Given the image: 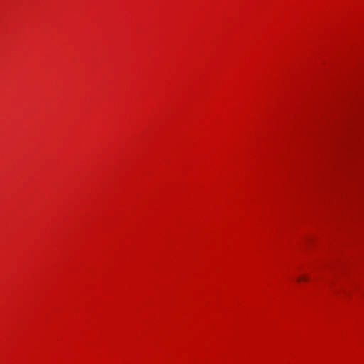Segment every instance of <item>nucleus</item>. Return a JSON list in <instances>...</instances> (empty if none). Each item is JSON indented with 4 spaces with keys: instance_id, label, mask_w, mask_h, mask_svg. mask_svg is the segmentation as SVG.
<instances>
[{
    "instance_id": "f257e3e1",
    "label": "nucleus",
    "mask_w": 364,
    "mask_h": 364,
    "mask_svg": "<svg viewBox=\"0 0 364 364\" xmlns=\"http://www.w3.org/2000/svg\"><path fill=\"white\" fill-rule=\"evenodd\" d=\"M308 279V278L306 277H300L298 280L299 281H301V280H304V281H306Z\"/></svg>"
}]
</instances>
